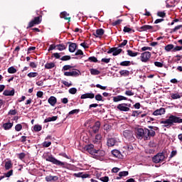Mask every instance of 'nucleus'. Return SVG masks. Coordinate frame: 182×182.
I'll return each instance as SVG.
<instances>
[{"label":"nucleus","mask_w":182,"mask_h":182,"mask_svg":"<svg viewBox=\"0 0 182 182\" xmlns=\"http://www.w3.org/2000/svg\"><path fill=\"white\" fill-rule=\"evenodd\" d=\"M84 150L87 151L89 154H91L93 159H96L97 160H102V157H105V156H106V152L104 150L95 149V145L92 144L86 145L84 147Z\"/></svg>","instance_id":"1"},{"label":"nucleus","mask_w":182,"mask_h":182,"mask_svg":"<svg viewBox=\"0 0 182 182\" xmlns=\"http://www.w3.org/2000/svg\"><path fill=\"white\" fill-rule=\"evenodd\" d=\"M176 123H182V119L173 114L170 115L168 119L160 121V124H163L162 127H166V129H170Z\"/></svg>","instance_id":"2"},{"label":"nucleus","mask_w":182,"mask_h":182,"mask_svg":"<svg viewBox=\"0 0 182 182\" xmlns=\"http://www.w3.org/2000/svg\"><path fill=\"white\" fill-rule=\"evenodd\" d=\"M44 159L46 161H49L55 166H60V167L65 168V162H62L53 156V154H44Z\"/></svg>","instance_id":"3"},{"label":"nucleus","mask_w":182,"mask_h":182,"mask_svg":"<svg viewBox=\"0 0 182 182\" xmlns=\"http://www.w3.org/2000/svg\"><path fill=\"white\" fill-rule=\"evenodd\" d=\"M166 159V156H164V154L163 152L158 153L156 155L154 156L152 158L153 163H155V164H158V163H161L164 161Z\"/></svg>","instance_id":"4"},{"label":"nucleus","mask_w":182,"mask_h":182,"mask_svg":"<svg viewBox=\"0 0 182 182\" xmlns=\"http://www.w3.org/2000/svg\"><path fill=\"white\" fill-rule=\"evenodd\" d=\"M150 58H151V53L149 51H145L141 53L140 59L141 61L144 63H146V62H149V60H150Z\"/></svg>","instance_id":"5"},{"label":"nucleus","mask_w":182,"mask_h":182,"mask_svg":"<svg viewBox=\"0 0 182 182\" xmlns=\"http://www.w3.org/2000/svg\"><path fill=\"white\" fill-rule=\"evenodd\" d=\"M136 133L138 139L146 140V128H138Z\"/></svg>","instance_id":"6"},{"label":"nucleus","mask_w":182,"mask_h":182,"mask_svg":"<svg viewBox=\"0 0 182 182\" xmlns=\"http://www.w3.org/2000/svg\"><path fill=\"white\" fill-rule=\"evenodd\" d=\"M154 136H156V132L154 130L145 128V140H150Z\"/></svg>","instance_id":"7"},{"label":"nucleus","mask_w":182,"mask_h":182,"mask_svg":"<svg viewBox=\"0 0 182 182\" xmlns=\"http://www.w3.org/2000/svg\"><path fill=\"white\" fill-rule=\"evenodd\" d=\"M122 52H123V49L113 47V48H111L107 51V53L108 54L112 53L113 56H117V55H120V53H122Z\"/></svg>","instance_id":"8"},{"label":"nucleus","mask_w":182,"mask_h":182,"mask_svg":"<svg viewBox=\"0 0 182 182\" xmlns=\"http://www.w3.org/2000/svg\"><path fill=\"white\" fill-rule=\"evenodd\" d=\"M73 176L77 177V178H90V174L85 173L83 172H79L77 173H74Z\"/></svg>","instance_id":"9"},{"label":"nucleus","mask_w":182,"mask_h":182,"mask_svg":"<svg viewBox=\"0 0 182 182\" xmlns=\"http://www.w3.org/2000/svg\"><path fill=\"white\" fill-rule=\"evenodd\" d=\"M117 109L120 112H130V108L127 107L126 103L118 105Z\"/></svg>","instance_id":"10"},{"label":"nucleus","mask_w":182,"mask_h":182,"mask_svg":"<svg viewBox=\"0 0 182 182\" xmlns=\"http://www.w3.org/2000/svg\"><path fill=\"white\" fill-rule=\"evenodd\" d=\"M67 45H69L68 50L71 53H73V52H75V50H76L77 48V45L76 44V43L68 42Z\"/></svg>","instance_id":"11"},{"label":"nucleus","mask_w":182,"mask_h":182,"mask_svg":"<svg viewBox=\"0 0 182 182\" xmlns=\"http://www.w3.org/2000/svg\"><path fill=\"white\" fill-rule=\"evenodd\" d=\"M95 38H102L105 35V30L103 28H98L96 30V32L92 33Z\"/></svg>","instance_id":"12"},{"label":"nucleus","mask_w":182,"mask_h":182,"mask_svg":"<svg viewBox=\"0 0 182 182\" xmlns=\"http://www.w3.org/2000/svg\"><path fill=\"white\" fill-rule=\"evenodd\" d=\"M100 121H97L94 126L92 127V132L96 134V133H99V131L100 130Z\"/></svg>","instance_id":"13"},{"label":"nucleus","mask_w":182,"mask_h":182,"mask_svg":"<svg viewBox=\"0 0 182 182\" xmlns=\"http://www.w3.org/2000/svg\"><path fill=\"white\" fill-rule=\"evenodd\" d=\"M123 136L128 140H133V133L130 130L124 131Z\"/></svg>","instance_id":"14"},{"label":"nucleus","mask_w":182,"mask_h":182,"mask_svg":"<svg viewBox=\"0 0 182 182\" xmlns=\"http://www.w3.org/2000/svg\"><path fill=\"white\" fill-rule=\"evenodd\" d=\"M164 113H166V109L161 107L159 109H156L154 112H153V115L154 116H161V114H164Z\"/></svg>","instance_id":"15"},{"label":"nucleus","mask_w":182,"mask_h":182,"mask_svg":"<svg viewBox=\"0 0 182 182\" xmlns=\"http://www.w3.org/2000/svg\"><path fill=\"white\" fill-rule=\"evenodd\" d=\"M80 99H95V94L92 92L85 93L81 95Z\"/></svg>","instance_id":"16"},{"label":"nucleus","mask_w":182,"mask_h":182,"mask_svg":"<svg viewBox=\"0 0 182 182\" xmlns=\"http://www.w3.org/2000/svg\"><path fill=\"white\" fill-rule=\"evenodd\" d=\"M112 154L114 157H117V159H123V155L120 153V151L114 149L112 151Z\"/></svg>","instance_id":"17"},{"label":"nucleus","mask_w":182,"mask_h":182,"mask_svg":"<svg viewBox=\"0 0 182 182\" xmlns=\"http://www.w3.org/2000/svg\"><path fill=\"white\" fill-rule=\"evenodd\" d=\"M48 102L49 105H50V106L53 107L55 105H56V103H58V99H56V97L54 96H51L48 98Z\"/></svg>","instance_id":"18"},{"label":"nucleus","mask_w":182,"mask_h":182,"mask_svg":"<svg viewBox=\"0 0 182 182\" xmlns=\"http://www.w3.org/2000/svg\"><path fill=\"white\" fill-rule=\"evenodd\" d=\"M117 142V141H116V139L109 138L107 141V146H108V147H113Z\"/></svg>","instance_id":"19"},{"label":"nucleus","mask_w":182,"mask_h":182,"mask_svg":"<svg viewBox=\"0 0 182 182\" xmlns=\"http://www.w3.org/2000/svg\"><path fill=\"white\" fill-rule=\"evenodd\" d=\"M150 29H153V26L150 25H144L141 26L138 31L139 32H144L146 31H150Z\"/></svg>","instance_id":"20"},{"label":"nucleus","mask_w":182,"mask_h":182,"mask_svg":"<svg viewBox=\"0 0 182 182\" xmlns=\"http://www.w3.org/2000/svg\"><path fill=\"white\" fill-rule=\"evenodd\" d=\"M70 14H68L66 11H63L60 13V18H63V19H65V21H68V22H70Z\"/></svg>","instance_id":"21"},{"label":"nucleus","mask_w":182,"mask_h":182,"mask_svg":"<svg viewBox=\"0 0 182 182\" xmlns=\"http://www.w3.org/2000/svg\"><path fill=\"white\" fill-rule=\"evenodd\" d=\"M4 96H14L15 95V89L11 90H5L3 92Z\"/></svg>","instance_id":"22"},{"label":"nucleus","mask_w":182,"mask_h":182,"mask_svg":"<svg viewBox=\"0 0 182 182\" xmlns=\"http://www.w3.org/2000/svg\"><path fill=\"white\" fill-rule=\"evenodd\" d=\"M92 143H94V144H100V143H102V135L97 134L95 139L92 140Z\"/></svg>","instance_id":"23"},{"label":"nucleus","mask_w":182,"mask_h":182,"mask_svg":"<svg viewBox=\"0 0 182 182\" xmlns=\"http://www.w3.org/2000/svg\"><path fill=\"white\" fill-rule=\"evenodd\" d=\"M122 100H127V97L122 95H118L113 97V102H122Z\"/></svg>","instance_id":"24"},{"label":"nucleus","mask_w":182,"mask_h":182,"mask_svg":"<svg viewBox=\"0 0 182 182\" xmlns=\"http://www.w3.org/2000/svg\"><path fill=\"white\" fill-rule=\"evenodd\" d=\"M58 180H59V178L56 176H47L46 177V181L49 182V181H58Z\"/></svg>","instance_id":"25"},{"label":"nucleus","mask_w":182,"mask_h":182,"mask_svg":"<svg viewBox=\"0 0 182 182\" xmlns=\"http://www.w3.org/2000/svg\"><path fill=\"white\" fill-rule=\"evenodd\" d=\"M127 55L129 56H130L131 58H136V56H137L138 55H140V53H139V52H134L132 50H127Z\"/></svg>","instance_id":"26"},{"label":"nucleus","mask_w":182,"mask_h":182,"mask_svg":"<svg viewBox=\"0 0 182 182\" xmlns=\"http://www.w3.org/2000/svg\"><path fill=\"white\" fill-rule=\"evenodd\" d=\"M127 176H129V171H120L119 173V176L117 177V180H120V178H122V177H127Z\"/></svg>","instance_id":"27"},{"label":"nucleus","mask_w":182,"mask_h":182,"mask_svg":"<svg viewBox=\"0 0 182 182\" xmlns=\"http://www.w3.org/2000/svg\"><path fill=\"white\" fill-rule=\"evenodd\" d=\"M120 76H123L124 77H127V76H129L130 71L127 70H122L119 72Z\"/></svg>","instance_id":"28"},{"label":"nucleus","mask_w":182,"mask_h":182,"mask_svg":"<svg viewBox=\"0 0 182 182\" xmlns=\"http://www.w3.org/2000/svg\"><path fill=\"white\" fill-rule=\"evenodd\" d=\"M13 126H14V123H11V122H6L3 124V127L4 130H9L10 129H12Z\"/></svg>","instance_id":"29"},{"label":"nucleus","mask_w":182,"mask_h":182,"mask_svg":"<svg viewBox=\"0 0 182 182\" xmlns=\"http://www.w3.org/2000/svg\"><path fill=\"white\" fill-rule=\"evenodd\" d=\"M58 120V116L46 118L44 120V123H48V122H56Z\"/></svg>","instance_id":"30"},{"label":"nucleus","mask_w":182,"mask_h":182,"mask_svg":"<svg viewBox=\"0 0 182 182\" xmlns=\"http://www.w3.org/2000/svg\"><path fill=\"white\" fill-rule=\"evenodd\" d=\"M123 32H124L125 33H134V30L129 28L128 26H124Z\"/></svg>","instance_id":"31"},{"label":"nucleus","mask_w":182,"mask_h":182,"mask_svg":"<svg viewBox=\"0 0 182 182\" xmlns=\"http://www.w3.org/2000/svg\"><path fill=\"white\" fill-rule=\"evenodd\" d=\"M13 165H12V161L9 160L8 161H6L5 163V168L6 170H10V168H12Z\"/></svg>","instance_id":"32"},{"label":"nucleus","mask_w":182,"mask_h":182,"mask_svg":"<svg viewBox=\"0 0 182 182\" xmlns=\"http://www.w3.org/2000/svg\"><path fill=\"white\" fill-rule=\"evenodd\" d=\"M91 75L93 76H97V75H100V72L97 69L91 68L90 70Z\"/></svg>","instance_id":"33"},{"label":"nucleus","mask_w":182,"mask_h":182,"mask_svg":"<svg viewBox=\"0 0 182 182\" xmlns=\"http://www.w3.org/2000/svg\"><path fill=\"white\" fill-rule=\"evenodd\" d=\"M80 74L81 73L79 70H75L71 71V76L73 77H77V76H79Z\"/></svg>","instance_id":"34"},{"label":"nucleus","mask_w":182,"mask_h":182,"mask_svg":"<svg viewBox=\"0 0 182 182\" xmlns=\"http://www.w3.org/2000/svg\"><path fill=\"white\" fill-rule=\"evenodd\" d=\"M141 113H143L142 111H139V110H137V111H132V116L133 117H140V114H141Z\"/></svg>","instance_id":"35"},{"label":"nucleus","mask_w":182,"mask_h":182,"mask_svg":"<svg viewBox=\"0 0 182 182\" xmlns=\"http://www.w3.org/2000/svg\"><path fill=\"white\" fill-rule=\"evenodd\" d=\"M53 68H55V63H47L45 65L46 69H53Z\"/></svg>","instance_id":"36"},{"label":"nucleus","mask_w":182,"mask_h":182,"mask_svg":"<svg viewBox=\"0 0 182 182\" xmlns=\"http://www.w3.org/2000/svg\"><path fill=\"white\" fill-rule=\"evenodd\" d=\"M174 49V45L173 44H168L166 46H165V50L166 52H170V50H173Z\"/></svg>","instance_id":"37"},{"label":"nucleus","mask_w":182,"mask_h":182,"mask_svg":"<svg viewBox=\"0 0 182 182\" xmlns=\"http://www.w3.org/2000/svg\"><path fill=\"white\" fill-rule=\"evenodd\" d=\"M35 25H38V24L34 20H31L28 23V26H27L26 29H29L30 28H33V26H35Z\"/></svg>","instance_id":"38"},{"label":"nucleus","mask_w":182,"mask_h":182,"mask_svg":"<svg viewBox=\"0 0 182 182\" xmlns=\"http://www.w3.org/2000/svg\"><path fill=\"white\" fill-rule=\"evenodd\" d=\"M33 21H34L38 25H39L42 22V16L35 17Z\"/></svg>","instance_id":"39"},{"label":"nucleus","mask_w":182,"mask_h":182,"mask_svg":"<svg viewBox=\"0 0 182 182\" xmlns=\"http://www.w3.org/2000/svg\"><path fill=\"white\" fill-rule=\"evenodd\" d=\"M58 50H65L66 49V46L65 44H58L56 45Z\"/></svg>","instance_id":"40"},{"label":"nucleus","mask_w":182,"mask_h":182,"mask_svg":"<svg viewBox=\"0 0 182 182\" xmlns=\"http://www.w3.org/2000/svg\"><path fill=\"white\" fill-rule=\"evenodd\" d=\"M94 97H95V100L97 102H105V100H103V96H102L100 94L96 95Z\"/></svg>","instance_id":"41"},{"label":"nucleus","mask_w":182,"mask_h":182,"mask_svg":"<svg viewBox=\"0 0 182 182\" xmlns=\"http://www.w3.org/2000/svg\"><path fill=\"white\" fill-rule=\"evenodd\" d=\"M7 71L9 73L14 74V73H16L17 70H16V68H15V67L11 66L8 68Z\"/></svg>","instance_id":"42"},{"label":"nucleus","mask_w":182,"mask_h":182,"mask_svg":"<svg viewBox=\"0 0 182 182\" xmlns=\"http://www.w3.org/2000/svg\"><path fill=\"white\" fill-rule=\"evenodd\" d=\"M182 29V24L181 25H178L176 26H175V28L171 29V31L170 32V33H173L174 32H177V31Z\"/></svg>","instance_id":"43"},{"label":"nucleus","mask_w":182,"mask_h":182,"mask_svg":"<svg viewBox=\"0 0 182 182\" xmlns=\"http://www.w3.org/2000/svg\"><path fill=\"white\" fill-rule=\"evenodd\" d=\"M124 149H125V150H128V151H132V150H133V145L127 144L125 146H124Z\"/></svg>","instance_id":"44"},{"label":"nucleus","mask_w":182,"mask_h":182,"mask_svg":"<svg viewBox=\"0 0 182 182\" xmlns=\"http://www.w3.org/2000/svg\"><path fill=\"white\" fill-rule=\"evenodd\" d=\"M94 87H97L98 89H101V90H106L107 89V87L106 86H102L100 84H97L96 85H93Z\"/></svg>","instance_id":"45"},{"label":"nucleus","mask_w":182,"mask_h":182,"mask_svg":"<svg viewBox=\"0 0 182 182\" xmlns=\"http://www.w3.org/2000/svg\"><path fill=\"white\" fill-rule=\"evenodd\" d=\"M34 132H41L42 130V127L40 124H36L33 127Z\"/></svg>","instance_id":"46"},{"label":"nucleus","mask_w":182,"mask_h":182,"mask_svg":"<svg viewBox=\"0 0 182 182\" xmlns=\"http://www.w3.org/2000/svg\"><path fill=\"white\" fill-rule=\"evenodd\" d=\"M120 66H130L132 63L130 61H122L119 63Z\"/></svg>","instance_id":"47"},{"label":"nucleus","mask_w":182,"mask_h":182,"mask_svg":"<svg viewBox=\"0 0 182 182\" xmlns=\"http://www.w3.org/2000/svg\"><path fill=\"white\" fill-rule=\"evenodd\" d=\"M171 97L173 100L180 99L181 96L178 93L171 94Z\"/></svg>","instance_id":"48"},{"label":"nucleus","mask_w":182,"mask_h":182,"mask_svg":"<svg viewBox=\"0 0 182 182\" xmlns=\"http://www.w3.org/2000/svg\"><path fill=\"white\" fill-rule=\"evenodd\" d=\"M88 60L89 62H94V63H97V62H98L97 58L95 56L89 57Z\"/></svg>","instance_id":"49"},{"label":"nucleus","mask_w":182,"mask_h":182,"mask_svg":"<svg viewBox=\"0 0 182 182\" xmlns=\"http://www.w3.org/2000/svg\"><path fill=\"white\" fill-rule=\"evenodd\" d=\"M59 156H61L62 157H65V159H68V160H70L72 159L70 156H68L66 153H63V152L60 153Z\"/></svg>","instance_id":"50"},{"label":"nucleus","mask_w":182,"mask_h":182,"mask_svg":"<svg viewBox=\"0 0 182 182\" xmlns=\"http://www.w3.org/2000/svg\"><path fill=\"white\" fill-rule=\"evenodd\" d=\"M71 57L70 55H64L60 58V60L65 62L66 60H70Z\"/></svg>","instance_id":"51"},{"label":"nucleus","mask_w":182,"mask_h":182,"mask_svg":"<svg viewBox=\"0 0 182 182\" xmlns=\"http://www.w3.org/2000/svg\"><path fill=\"white\" fill-rule=\"evenodd\" d=\"M26 156V153H20L18 154V158L20 159V160H23V159H25V157Z\"/></svg>","instance_id":"52"},{"label":"nucleus","mask_w":182,"mask_h":182,"mask_svg":"<svg viewBox=\"0 0 182 182\" xmlns=\"http://www.w3.org/2000/svg\"><path fill=\"white\" fill-rule=\"evenodd\" d=\"M80 112V109H73L68 113V116H70V114H77Z\"/></svg>","instance_id":"53"},{"label":"nucleus","mask_w":182,"mask_h":182,"mask_svg":"<svg viewBox=\"0 0 182 182\" xmlns=\"http://www.w3.org/2000/svg\"><path fill=\"white\" fill-rule=\"evenodd\" d=\"M15 130L16 132H21V130H22V124H17L15 126Z\"/></svg>","instance_id":"54"},{"label":"nucleus","mask_w":182,"mask_h":182,"mask_svg":"<svg viewBox=\"0 0 182 182\" xmlns=\"http://www.w3.org/2000/svg\"><path fill=\"white\" fill-rule=\"evenodd\" d=\"M157 16L160 18H166V12L164 11H158Z\"/></svg>","instance_id":"55"},{"label":"nucleus","mask_w":182,"mask_h":182,"mask_svg":"<svg viewBox=\"0 0 182 182\" xmlns=\"http://www.w3.org/2000/svg\"><path fill=\"white\" fill-rule=\"evenodd\" d=\"M77 92V89L75 87L70 88L69 90V93H70V95H76Z\"/></svg>","instance_id":"56"},{"label":"nucleus","mask_w":182,"mask_h":182,"mask_svg":"<svg viewBox=\"0 0 182 182\" xmlns=\"http://www.w3.org/2000/svg\"><path fill=\"white\" fill-rule=\"evenodd\" d=\"M154 65H155V66H156V68H163V66H164L163 63H160L159 61L154 62Z\"/></svg>","instance_id":"57"},{"label":"nucleus","mask_w":182,"mask_h":182,"mask_svg":"<svg viewBox=\"0 0 182 182\" xmlns=\"http://www.w3.org/2000/svg\"><path fill=\"white\" fill-rule=\"evenodd\" d=\"M27 76L28 77H36L38 76V73H29Z\"/></svg>","instance_id":"58"},{"label":"nucleus","mask_w":182,"mask_h":182,"mask_svg":"<svg viewBox=\"0 0 182 182\" xmlns=\"http://www.w3.org/2000/svg\"><path fill=\"white\" fill-rule=\"evenodd\" d=\"M175 156H177V151H172L169 156V159H173V157H175Z\"/></svg>","instance_id":"59"},{"label":"nucleus","mask_w":182,"mask_h":182,"mask_svg":"<svg viewBox=\"0 0 182 182\" xmlns=\"http://www.w3.org/2000/svg\"><path fill=\"white\" fill-rule=\"evenodd\" d=\"M72 68H73L72 65H66L63 67V70H69L70 69H72Z\"/></svg>","instance_id":"60"},{"label":"nucleus","mask_w":182,"mask_h":182,"mask_svg":"<svg viewBox=\"0 0 182 182\" xmlns=\"http://www.w3.org/2000/svg\"><path fill=\"white\" fill-rule=\"evenodd\" d=\"M182 46H176V47L173 46V52H178V50H181Z\"/></svg>","instance_id":"61"},{"label":"nucleus","mask_w":182,"mask_h":182,"mask_svg":"<svg viewBox=\"0 0 182 182\" xmlns=\"http://www.w3.org/2000/svg\"><path fill=\"white\" fill-rule=\"evenodd\" d=\"M12 174H14V170H10L9 172L4 173V176L6 177H11V176H12Z\"/></svg>","instance_id":"62"},{"label":"nucleus","mask_w":182,"mask_h":182,"mask_svg":"<svg viewBox=\"0 0 182 182\" xmlns=\"http://www.w3.org/2000/svg\"><path fill=\"white\" fill-rule=\"evenodd\" d=\"M100 180L102 182H109V176L101 177Z\"/></svg>","instance_id":"63"},{"label":"nucleus","mask_w":182,"mask_h":182,"mask_svg":"<svg viewBox=\"0 0 182 182\" xmlns=\"http://www.w3.org/2000/svg\"><path fill=\"white\" fill-rule=\"evenodd\" d=\"M52 144V142L50 141H44L43 143V147H49Z\"/></svg>","instance_id":"64"}]
</instances>
